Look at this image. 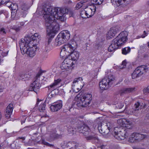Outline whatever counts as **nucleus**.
I'll use <instances>...</instances> for the list:
<instances>
[{"mask_svg": "<svg viewBox=\"0 0 149 149\" xmlns=\"http://www.w3.org/2000/svg\"><path fill=\"white\" fill-rule=\"evenodd\" d=\"M77 130L80 133H82L85 136L88 135L90 132V130L88 127L84 124L82 126L78 127Z\"/></svg>", "mask_w": 149, "mask_h": 149, "instance_id": "nucleus-13", "label": "nucleus"}, {"mask_svg": "<svg viewBox=\"0 0 149 149\" xmlns=\"http://www.w3.org/2000/svg\"><path fill=\"white\" fill-rule=\"evenodd\" d=\"M92 95L85 94L81 96L77 102V105L79 107H84L88 106L92 100Z\"/></svg>", "mask_w": 149, "mask_h": 149, "instance_id": "nucleus-6", "label": "nucleus"}, {"mask_svg": "<svg viewBox=\"0 0 149 149\" xmlns=\"http://www.w3.org/2000/svg\"><path fill=\"white\" fill-rule=\"evenodd\" d=\"M94 137V136H89L86 137V138L87 140H91V141H93Z\"/></svg>", "mask_w": 149, "mask_h": 149, "instance_id": "nucleus-53", "label": "nucleus"}, {"mask_svg": "<svg viewBox=\"0 0 149 149\" xmlns=\"http://www.w3.org/2000/svg\"><path fill=\"white\" fill-rule=\"evenodd\" d=\"M31 127L30 126H27L24 127V130H29L30 129Z\"/></svg>", "mask_w": 149, "mask_h": 149, "instance_id": "nucleus-58", "label": "nucleus"}, {"mask_svg": "<svg viewBox=\"0 0 149 149\" xmlns=\"http://www.w3.org/2000/svg\"><path fill=\"white\" fill-rule=\"evenodd\" d=\"M143 91L145 93H149V86H148L147 88H144L143 89Z\"/></svg>", "mask_w": 149, "mask_h": 149, "instance_id": "nucleus-55", "label": "nucleus"}, {"mask_svg": "<svg viewBox=\"0 0 149 149\" xmlns=\"http://www.w3.org/2000/svg\"><path fill=\"white\" fill-rule=\"evenodd\" d=\"M61 81L60 79H55L54 82L49 86V89L51 91H53L55 89L56 86L58 85Z\"/></svg>", "mask_w": 149, "mask_h": 149, "instance_id": "nucleus-24", "label": "nucleus"}, {"mask_svg": "<svg viewBox=\"0 0 149 149\" xmlns=\"http://www.w3.org/2000/svg\"><path fill=\"white\" fill-rule=\"evenodd\" d=\"M135 109L139 110L141 108V105L140 103L139 102H137L134 104Z\"/></svg>", "mask_w": 149, "mask_h": 149, "instance_id": "nucleus-43", "label": "nucleus"}, {"mask_svg": "<svg viewBox=\"0 0 149 149\" xmlns=\"http://www.w3.org/2000/svg\"><path fill=\"white\" fill-rule=\"evenodd\" d=\"M149 68V65H143L137 67L132 73V76L133 79L141 76L144 72H147Z\"/></svg>", "mask_w": 149, "mask_h": 149, "instance_id": "nucleus-9", "label": "nucleus"}, {"mask_svg": "<svg viewBox=\"0 0 149 149\" xmlns=\"http://www.w3.org/2000/svg\"><path fill=\"white\" fill-rule=\"evenodd\" d=\"M131 50V48L129 47H125L123 48L122 49V54L124 55H126L130 53Z\"/></svg>", "mask_w": 149, "mask_h": 149, "instance_id": "nucleus-34", "label": "nucleus"}, {"mask_svg": "<svg viewBox=\"0 0 149 149\" xmlns=\"http://www.w3.org/2000/svg\"><path fill=\"white\" fill-rule=\"evenodd\" d=\"M9 4H10L9 6H8L9 8H11L13 10H15L17 8V4H12L10 2L9 3Z\"/></svg>", "mask_w": 149, "mask_h": 149, "instance_id": "nucleus-41", "label": "nucleus"}, {"mask_svg": "<svg viewBox=\"0 0 149 149\" xmlns=\"http://www.w3.org/2000/svg\"><path fill=\"white\" fill-rule=\"evenodd\" d=\"M86 12L85 10H82L80 13V15L81 17L83 18H87V15H86Z\"/></svg>", "mask_w": 149, "mask_h": 149, "instance_id": "nucleus-40", "label": "nucleus"}, {"mask_svg": "<svg viewBox=\"0 0 149 149\" xmlns=\"http://www.w3.org/2000/svg\"><path fill=\"white\" fill-rule=\"evenodd\" d=\"M68 130L69 132L72 134H73L76 131V129L70 127L68 128Z\"/></svg>", "mask_w": 149, "mask_h": 149, "instance_id": "nucleus-47", "label": "nucleus"}, {"mask_svg": "<svg viewBox=\"0 0 149 149\" xmlns=\"http://www.w3.org/2000/svg\"><path fill=\"white\" fill-rule=\"evenodd\" d=\"M46 105L44 103L41 104L38 108V109L40 112H42L44 111L45 109Z\"/></svg>", "mask_w": 149, "mask_h": 149, "instance_id": "nucleus-38", "label": "nucleus"}, {"mask_svg": "<svg viewBox=\"0 0 149 149\" xmlns=\"http://www.w3.org/2000/svg\"><path fill=\"white\" fill-rule=\"evenodd\" d=\"M15 13L14 12H11V17L13 18V19H14L15 17Z\"/></svg>", "mask_w": 149, "mask_h": 149, "instance_id": "nucleus-59", "label": "nucleus"}, {"mask_svg": "<svg viewBox=\"0 0 149 149\" xmlns=\"http://www.w3.org/2000/svg\"><path fill=\"white\" fill-rule=\"evenodd\" d=\"M25 139V138L24 137H19L17 139H22L23 140H24Z\"/></svg>", "mask_w": 149, "mask_h": 149, "instance_id": "nucleus-60", "label": "nucleus"}, {"mask_svg": "<svg viewBox=\"0 0 149 149\" xmlns=\"http://www.w3.org/2000/svg\"><path fill=\"white\" fill-rule=\"evenodd\" d=\"M146 137V136L145 135L134 132L131 135L128 141L131 143L136 142Z\"/></svg>", "mask_w": 149, "mask_h": 149, "instance_id": "nucleus-11", "label": "nucleus"}, {"mask_svg": "<svg viewBox=\"0 0 149 149\" xmlns=\"http://www.w3.org/2000/svg\"><path fill=\"white\" fill-rule=\"evenodd\" d=\"M135 88H123L121 89L120 93L121 95L124 93H128L133 92L135 90Z\"/></svg>", "mask_w": 149, "mask_h": 149, "instance_id": "nucleus-26", "label": "nucleus"}, {"mask_svg": "<svg viewBox=\"0 0 149 149\" xmlns=\"http://www.w3.org/2000/svg\"><path fill=\"white\" fill-rule=\"evenodd\" d=\"M35 143L36 144L37 143L38 144L44 145L49 147H53L54 146V145L50 144L46 142L43 138H41L40 140L39 141L36 140L35 141ZM35 144V143H34V144Z\"/></svg>", "mask_w": 149, "mask_h": 149, "instance_id": "nucleus-28", "label": "nucleus"}, {"mask_svg": "<svg viewBox=\"0 0 149 149\" xmlns=\"http://www.w3.org/2000/svg\"><path fill=\"white\" fill-rule=\"evenodd\" d=\"M110 30L113 31H112V32L114 33L115 35L120 31L119 28L117 26L112 27Z\"/></svg>", "mask_w": 149, "mask_h": 149, "instance_id": "nucleus-37", "label": "nucleus"}, {"mask_svg": "<svg viewBox=\"0 0 149 149\" xmlns=\"http://www.w3.org/2000/svg\"><path fill=\"white\" fill-rule=\"evenodd\" d=\"M1 33L2 34H5L6 33V31L5 29L3 27H2L0 29Z\"/></svg>", "mask_w": 149, "mask_h": 149, "instance_id": "nucleus-52", "label": "nucleus"}, {"mask_svg": "<svg viewBox=\"0 0 149 149\" xmlns=\"http://www.w3.org/2000/svg\"><path fill=\"white\" fill-rule=\"evenodd\" d=\"M127 62L125 60L123 61L122 63V64L120 66V68H123L125 67L127 64Z\"/></svg>", "mask_w": 149, "mask_h": 149, "instance_id": "nucleus-51", "label": "nucleus"}, {"mask_svg": "<svg viewBox=\"0 0 149 149\" xmlns=\"http://www.w3.org/2000/svg\"><path fill=\"white\" fill-rule=\"evenodd\" d=\"M128 35L126 31L121 32L112 41L108 48V51L112 52L117 49L119 47L126 42L127 40Z\"/></svg>", "mask_w": 149, "mask_h": 149, "instance_id": "nucleus-3", "label": "nucleus"}, {"mask_svg": "<svg viewBox=\"0 0 149 149\" xmlns=\"http://www.w3.org/2000/svg\"><path fill=\"white\" fill-rule=\"evenodd\" d=\"M70 55V56H70L71 58L75 61L79 58V52L75 50L72 52Z\"/></svg>", "mask_w": 149, "mask_h": 149, "instance_id": "nucleus-29", "label": "nucleus"}, {"mask_svg": "<svg viewBox=\"0 0 149 149\" xmlns=\"http://www.w3.org/2000/svg\"><path fill=\"white\" fill-rule=\"evenodd\" d=\"M114 78L113 75H109L100 82V88L102 90L107 89L112 84Z\"/></svg>", "mask_w": 149, "mask_h": 149, "instance_id": "nucleus-7", "label": "nucleus"}, {"mask_svg": "<svg viewBox=\"0 0 149 149\" xmlns=\"http://www.w3.org/2000/svg\"><path fill=\"white\" fill-rule=\"evenodd\" d=\"M112 30H110L108 32L107 36V37L109 38H111L115 36L114 33L112 32Z\"/></svg>", "mask_w": 149, "mask_h": 149, "instance_id": "nucleus-39", "label": "nucleus"}, {"mask_svg": "<svg viewBox=\"0 0 149 149\" xmlns=\"http://www.w3.org/2000/svg\"><path fill=\"white\" fill-rule=\"evenodd\" d=\"M93 9H92L91 8L88 7L85 8L87 18L92 17L94 14L96 10V9L95 7H93Z\"/></svg>", "mask_w": 149, "mask_h": 149, "instance_id": "nucleus-19", "label": "nucleus"}, {"mask_svg": "<svg viewBox=\"0 0 149 149\" xmlns=\"http://www.w3.org/2000/svg\"><path fill=\"white\" fill-rule=\"evenodd\" d=\"M128 35L126 31L121 32L112 41L108 48V51L112 52L117 49L119 47L126 42L127 40Z\"/></svg>", "mask_w": 149, "mask_h": 149, "instance_id": "nucleus-5", "label": "nucleus"}, {"mask_svg": "<svg viewBox=\"0 0 149 149\" xmlns=\"http://www.w3.org/2000/svg\"><path fill=\"white\" fill-rule=\"evenodd\" d=\"M41 86L40 79L37 78L30 85L29 90L31 91H33L36 93V91L39 89Z\"/></svg>", "mask_w": 149, "mask_h": 149, "instance_id": "nucleus-12", "label": "nucleus"}, {"mask_svg": "<svg viewBox=\"0 0 149 149\" xmlns=\"http://www.w3.org/2000/svg\"><path fill=\"white\" fill-rule=\"evenodd\" d=\"M20 8L21 10V13L23 17H25L27 13V10L29 8L27 4L23 2H20L19 3Z\"/></svg>", "mask_w": 149, "mask_h": 149, "instance_id": "nucleus-14", "label": "nucleus"}, {"mask_svg": "<svg viewBox=\"0 0 149 149\" xmlns=\"http://www.w3.org/2000/svg\"><path fill=\"white\" fill-rule=\"evenodd\" d=\"M10 0H0V6L5 3H9V1Z\"/></svg>", "mask_w": 149, "mask_h": 149, "instance_id": "nucleus-49", "label": "nucleus"}, {"mask_svg": "<svg viewBox=\"0 0 149 149\" xmlns=\"http://www.w3.org/2000/svg\"><path fill=\"white\" fill-rule=\"evenodd\" d=\"M148 56V54L147 53L145 54H143V57L144 58H147Z\"/></svg>", "mask_w": 149, "mask_h": 149, "instance_id": "nucleus-61", "label": "nucleus"}, {"mask_svg": "<svg viewBox=\"0 0 149 149\" xmlns=\"http://www.w3.org/2000/svg\"><path fill=\"white\" fill-rule=\"evenodd\" d=\"M2 14H3L4 15H5V14H7V11L5 10H1L0 11V15Z\"/></svg>", "mask_w": 149, "mask_h": 149, "instance_id": "nucleus-57", "label": "nucleus"}, {"mask_svg": "<svg viewBox=\"0 0 149 149\" xmlns=\"http://www.w3.org/2000/svg\"><path fill=\"white\" fill-rule=\"evenodd\" d=\"M105 147V146L104 145H102L101 146L100 148L101 149H104Z\"/></svg>", "mask_w": 149, "mask_h": 149, "instance_id": "nucleus-62", "label": "nucleus"}, {"mask_svg": "<svg viewBox=\"0 0 149 149\" xmlns=\"http://www.w3.org/2000/svg\"><path fill=\"white\" fill-rule=\"evenodd\" d=\"M52 40V39L50 38H48L47 40L45 42V50L46 52L49 50V45L51 42Z\"/></svg>", "mask_w": 149, "mask_h": 149, "instance_id": "nucleus-35", "label": "nucleus"}, {"mask_svg": "<svg viewBox=\"0 0 149 149\" xmlns=\"http://www.w3.org/2000/svg\"><path fill=\"white\" fill-rule=\"evenodd\" d=\"M19 45L21 53L23 54H26L31 57H33L36 54V43L30 41L29 39L28 40L21 39L19 42Z\"/></svg>", "mask_w": 149, "mask_h": 149, "instance_id": "nucleus-2", "label": "nucleus"}, {"mask_svg": "<svg viewBox=\"0 0 149 149\" xmlns=\"http://www.w3.org/2000/svg\"><path fill=\"white\" fill-rule=\"evenodd\" d=\"M98 130L99 132L101 134H105L106 131L104 130L103 129V127L102 126H99L98 127Z\"/></svg>", "mask_w": 149, "mask_h": 149, "instance_id": "nucleus-42", "label": "nucleus"}, {"mask_svg": "<svg viewBox=\"0 0 149 149\" xmlns=\"http://www.w3.org/2000/svg\"><path fill=\"white\" fill-rule=\"evenodd\" d=\"M61 68L62 70H67L68 69H73V68H71L69 67L66 63H64V61L62 63V64L61 66Z\"/></svg>", "mask_w": 149, "mask_h": 149, "instance_id": "nucleus-33", "label": "nucleus"}, {"mask_svg": "<svg viewBox=\"0 0 149 149\" xmlns=\"http://www.w3.org/2000/svg\"><path fill=\"white\" fill-rule=\"evenodd\" d=\"M8 51H7V52H3L2 50L0 49V56L1 55L3 57L6 56L8 55Z\"/></svg>", "mask_w": 149, "mask_h": 149, "instance_id": "nucleus-48", "label": "nucleus"}, {"mask_svg": "<svg viewBox=\"0 0 149 149\" xmlns=\"http://www.w3.org/2000/svg\"><path fill=\"white\" fill-rule=\"evenodd\" d=\"M100 142V140L97 136H94L92 142L93 143H98Z\"/></svg>", "mask_w": 149, "mask_h": 149, "instance_id": "nucleus-45", "label": "nucleus"}, {"mask_svg": "<svg viewBox=\"0 0 149 149\" xmlns=\"http://www.w3.org/2000/svg\"><path fill=\"white\" fill-rule=\"evenodd\" d=\"M127 0H111V3L115 7H117L122 4V1L125 2Z\"/></svg>", "mask_w": 149, "mask_h": 149, "instance_id": "nucleus-30", "label": "nucleus"}, {"mask_svg": "<svg viewBox=\"0 0 149 149\" xmlns=\"http://www.w3.org/2000/svg\"><path fill=\"white\" fill-rule=\"evenodd\" d=\"M64 63H66L69 67L71 68H73L72 66L74 64L75 62L74 61L72 60L70 56H69L67 58H66L63 61Z\"/></svg>", "mask_w": 149, "mask_h": 149, "instance_id": "nucleus-25", "label": "nucleus"}, {"mask_svg": "<svg viewBox=\"0 0 149 149\" xmlns=\"http://www.w3.org/2000/svg\"><path fill=\"white\" fill-rule=\"evenodd\" d=\"M13 109V104H10L7 107L6 110L5 116L7 118H9L10 117Z\"/></svg>", "mask_w": 149, "mask_h": 149, "instance_id": "nucleus-20", "label": "nucleus"}, {"mask_svg": "<svg viewBox=\"0 0 149 149\" xmlns=\"http://www.w3.org/2000/svg\"><path fill=\"white\" fill-rule=\"evenodd\" d=\"M59 35L66 41L69 39L70 36V34L67 30L61 31L59 34Z\"/></svg>", "mask_w": 149, "mask_h": 149, "instance_id": "nucleus-21", "label": "nucleus"}, {"mask_svg": "<svg viewBox=\"0 0 149 149\" xmlns=\"http://www.w3.org/2000/svg\"><path fill=\"white\" fill-rule=\"evenodd\" d=\"M129 112L131 115H133L136 116H138L139 115V110L132 108L129 109Z\"/></svg>", "mask_w": 149, "mask_h": 149, "instance_id": "nucleus-31", "label": "nucleus"}, {"mask_svg": "<svg viewBox=\"0 0 149 149\" xmlns=\"http://www.w3.org/2000/svg\"><path fill=\"white\" fill-rule=\"evenodd\" d=\"M44 17L47 36L51 37L52 33H56L59 30L58 24L55 21V19H59L63 21L65 19V15L68 13L70 16H73V12L66 8H54L52 7L45 8L43 10Z\"/></svg>", "mask_w": 149, "mask_h": 149, "instance_id": "nucleus-1", "label": "nucleus"}, {"mask_svg": "<svg viewBox=\"0 0 149 149\" xmlns=\"http://www.w3.org/2000/svg\"><path fill=\"white\" fill-rule=\"evenodd\" d=\"M124 105V103L120 102L118 103L116 106V107L118 109H120L123 108Z\"/></svg>", "mask_w": 149, "mask_h": 149, "instance_id": "nucleus-46", "label": "nucleus"}, {"mask_svg": "<svg viewBox=\"0 0 149 149\" xmlns=\"http://www.w3.org/2000/svg\"><path fill=\"white\" fill-rule=\"evenodd\" d=\"M50 96H48L47 98H46V100H49L50 99Z\"/></svg>", "mask_w": 149, "mask_h": 149, "instance_id": "nucleus-64", "label": "nucleus"}, {"mask_svg": "<svg viewBox=\"0 0 149 149\" xmlns=\"http://www.w3.org/2000/svg\"><path fill=\"white\" fill-rule=\"evenodd\" d=\"M85 1H81L78 2L76 5V8L77 10H78L83 6L84 5L86 4V0Z\"/></svg>", "mask_w": 149, "mask_h": 149, "instance_id": "nucleus-32", "label": "nucleus"}, {"mask_svg": "<svg viewBox=\"0 0 149 149\" xmlns=\"http://www.w3.org/2000/svg\"><path fill=\"white\" fill-rule=\"evenodd\" d=\"M118 123H119V125L123 128H125L126 129H129L128 125H130L132 124V122L126 119H120L117 121Z\"/></svg>", "mask_w": 149, "mask_h": 149, "instance_id": "nucleus-16", "label": "nucleus"}, {"mask_svg": "<svg viewBox=\"0 0 149 149\" xmlns=\"http://www.w3.org/2000/svg\"><path fill=\"white\" fill-rule=\"evenodd\" d=\"M94 3L96 5H100L102 3L103 1V0H92Z\"/></svg>", "mask_w": 149, "mask_h": 149, "instance_id": "nucleus-44", "label": "nucleus"}, {"mask_svg": "<svg viewBox=\"0 0 149 149\" xmlns=\"http://www.w3.org/2000/svg\"><path fill=\"white\" fill-rule=\"evenodd\" d=\"M63 47L66 51L68 54L70 55L72 52L74 51L76 49V46L72 43V44H68L65 45Z\"/></svg>", "mask_w": 149, "mask_h": 149, "instance_id": "nucleus-17", "label": "nucleus"}, {"mask_svg": "<svg viewBox=\"0 0 149 149\" xmlns=\"http://www.w3.org/2000/svg\"><path fill=\"white\" fill-rule=\"evenodd\" d=\"M128 35L126 31L121 32L112 41L108 48V51L112 52L117 49L119 47L126 42L127 40Z\"/></svg>", "mask_w": 149, "mask_h": 149, "instance_id": "nucleus-4", "label": "nucleus"}, {"mask_svg": "<svg viewBox=\"0 0 149 149\" xmlns=\"http://www.w3.org/2000/svg\"><path fill=\"white\" fill-rule=\"evenodd\" d=\"M56 131H54L51 134V136L53 138H55L58 136V134H56Z\"/></svg>", "mask_w": 149, "mask_h": 149, "instance_id": "nucleus-50", "label": "nucleus"}, {"mask_svg": "<svg viewBox=\"0 0 149 149\" xmlns=\"http://www.w3.org/2000/svg\"><path fill=\"white\" fill-rule=\"evenodd\" d=\"M66 41L64 39L58 34L56 39L54 43L55 45L56 46H60Z\"/></svg>", "mask_w": 149, "mask_h": 149, "instance_id": "nucleus-23", "label": "nucleus"}, {"mask_svg": "<svg viewBox=\"0 0 149 149\" xmlns=\"http://www.w3.org/2000/svg\"><path fill=\"white\" fill-rule=\"evenodd\" d=\"M68 54L66 51L63 47H62L61 51L60 52V55L62 57H63L65 56H66L68 55H69Z\"/></svg>", "mask_w": 149, "mask_h": 149, "instance_id": "nucleus-36", "label": "nucleus"}, {"mask_svg": "<svg viewBox=\"0 0 149 149\" xmlns=\"http://www.w3.org/2000/svg\"><path fill=\"white\" fill-rule=\"evenodd\" d=\"M40 36L39 35V34L37 33H35L34 35H32L31 38H26L23 39L24 40H27L29 39L30 41H32L34 43H36V41L37 39H39Z\"/></svg>", "mask_w": 149, "mask_h": 149, "instance_id": "nucleus-27", "label": "nucleus"}, {"mask_svg": "<svg viewBox=\"0 0 149 149\" xmlns=\"http://www.w3.org/2000/svg\"><path fill=\"white\" fill-rule=\"evenodd\" d=\"M8 12H7V14H5V16H6V18H7L8 17Z\"/></svg>", "mask_w": 149, "mask_h": 149, "instance_id": "nucleus-63", "label": "nucleus"}, {"mask_svg": "<svg viewBox=\"0 0 149 149\" xmlns=\"http://www.w3.org/2000/svg\"><path fill=\"white\" fill-rule=\"evenodd\" d=\"M130 131L129 129L123 128L120 130L119 132H114V138L118 141L123 140L131 134Z\"/></svg>", "mask_w": 149, "mask_h": 149, "instance_id": "nucleus-8", "label": "nucleus"}, {"mask_svg": "<svg viewBox=\"0 0 149 149\" xmlns=\"http://www.w3.org/2000/svg\"><path fill=\"white\" fill-rule=\"evenodd\" d=\"M30 77V75L28 74L22 73H20L17 77V79L18 80L25 81L28 80Z\"/></svg>", "mask_w": 149, "mask_h": 149, "instance_id": "nucleus-18", "label": "nucleus"}, {"mask_svg": "<svg viewBox=\"0 0 149 149\" xmlns=\"http://www.w3.org/2000/svg\"><path fill=\"white\" fill-rule=\"evenodd\" d=\"M148 34V33H146V31H143V34L141 36V37L142 38H144L147 36Z\"/></svg>", "mask_w": 149, "mask_h": 149, "instance_id": "nucleus-54", "label": "nucleus"}, {"mask_svg": "<svg viewBox=\"0 0 149 149\" xmlns=\"http://www.w3.org/2000/svg\"><path fill=\"white\" fill-rule=\"evenodd\" d=\"M82 81V78L79 77L75 78L73 81L72 87L75 93L78 92L83 88L84 84L81 81Z\"/></svg>", "mask_w": 149, "mask_h": 149, "instance_id": "nucleus-10", "label": "nucleus"}, {"mask_svg": "<svg viewBox=\"0 0 149 149\" xmlns=\"http://www.w3.org/2000/svg\"><path fill=\"white\" fill-rule=\"evenodd\" d=\"M25 24V22H20V26H18V29H20V27H21L22 26H23Z\"/></svg>", "mask_w": 149, "mask_h": 149, "instance_id": "nucleus-56", "label": "nucleus"}, {"mask_svg": "<svg viewBox=\"0 0 149 149\" xmlns=\"http://www.w3.org/2000/svg\"><path fill=\"white\" fill-rule=\"evenodd\" d=\"M62 103L61 101L56 102L53 104L50 107L51 111L53 112H55L58 111L62 107Z\"/></svg>", "mask_w": 149, "mask_h": 149, "instance_id": "nucleus-15", "label": "nucleus"}, {"mask_svg": "<svg viewBox=\"0 0 149 149\" xmlns=\"http://www.w3.org/2000/svg\"><path fill=\"white\" fill-rule=\"evenodd\" d=\"M78 146V144L75 142L70 141L66 143L65 147L67 148H70L69 149H77Z\"/></svg>", "mask_w": 149, "mask_h": 149, "instance_id": "nucleus-22", "label": "nucleus"}]
</instances>
